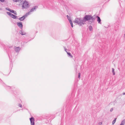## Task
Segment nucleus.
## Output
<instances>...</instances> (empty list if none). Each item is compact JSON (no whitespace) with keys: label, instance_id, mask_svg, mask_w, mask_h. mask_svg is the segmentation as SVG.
<instances>
[{"label":"nucleus","instance_id":"f257e3e1","mask_svg":"<svg viewBox=\"0 0 125 125\" xmlns=\"http://www.w3.org/2000/svg\"><path fill=\"white\" fill-rule=\"evenodd\" d=\"M74 23H77L79 26H82L83 25L84 23L83 21L80 19L76 18L75 19L74 21Z\"/></svg>","mask_w":125,"mask_h":125},{"label":"nucleus","instance_id":"f03ea898","mask_svg":"<svg viewBox=\"0 0 125 125\" xmlns=\"http://www.w3.org/2000/svg\"><path fill=\"white\" fill-rule=\"evenodd\" d=\"M92 17L90 15H87L83 19V21L84 22L86 21L89 20L92 18Z\"/></svg>","mask_w":125,"mask_h":125},{"label":"nucleus","instance_id":"7ed1b4c3","mask_svg":"<svg viewBox=\"0 0 125 125\" xmlns=\"http://www.w3.org/2000/svg\"><path fill=\"white\" fill-rule=\"evenodd\" d=\"M28 3L27 1H25L23 3L22 6V9L26 8L28 7Z\"/></svg>","mask_w":125,"mask_h":125},{"label":"nucleus","instance_id":"20e7f679","mask_svg":"<svg viewBox=\"0 0 125 125\" xmlns=\"http://www.w3.org/2000/svg\"><path fill=\"white\" fill-rule=\"evenodd\" d=\"M29 12L26 13L21 18H19V20L21 21H23L25 19V18L26 17H27V16L29 15Z\"/></svg>","mask_w":125,"mask_h":125},{"label":"nucleus","instance_id":"39448f33","mask_svg":"<svg viewBox=\"0 0 125 125\" xmlns=\"http://www.w3.org/2000/svg\"><path fill=\"white\" fill-rule=\"evenodd\" d=\"M30 119L31 122V125H34V118L32 117L30 118Z\"/></svg>","mask_w":125,"mask_h":125},{"label":"nucleus","instance_id":"423d86ee","mask_svg":"<svg viewBox=\"0 0 125 125\" xmlns=\"http://www.w3.org/2000/svg\"><path fill=\"white\" fill-rule=\"evenodd\" d=\"M14 49L15 51L16 52H19L21 49V48L19 47H15L14 48Z\"/></svg>","mask_w":125,"mask_h":125},{"label":"nucleus","instance_id":"0eeeda50","mask_svg":"<svg viewBox=\"0 0 125 125\" xmlns=\"http://www.w3.org/2000/svg\"><path fill=\"white\" fill-rule=\"evenodd\" d=\"M67 18L69 21V22H70V23L71 26L72 27H73V23L71 21V18L70 17H69L68 15H67Z\"/></svg>","mask_w":125,"mask_h":125},{"label":"nucleus","instance_id":"6e6552de","mask_svg":"<svg viewBox=\"0 0 125 125\" xmlns=\"http://www.w3.org/2000/svg\"><path fill=\"white\" fill-rule=\"evenodd\" d=\"M17 25L20 28H22V22H19L17 23Z\"/></svg>","mask_w":125,"mask_h":125},{"label":"nucleus","instance_id":"1a4fd4ad","mask_svg":"<svg viewBox=\"0 0 125 125\" xmlns=\"http://www.w3.org/2000/svg\"><path fill=\"white\" fill-rule=\"evenodd\" d=\"M8 10L10 11L11 12L13 13H14V14L15 15L17 14L16 13V11H15L14 10H10V9H8Z\"/></svg>","mask_w":125,"mask_h":125},{"label":"nucleus","instance_id":"9d476101","mask_svg":"<svg viewBox=\"0 0 125 125\" xmlns=\"http://www.w3.org/2000/svg\"><path fill=\"white\" fill-rule=\"evenodd\" d=\"M36 9V7H35L34 8H32L30 10V11L29 12V13L30 12H33L34 10H35Z\"/></svg>","mask_w":125,"mask_h":125},{"label":"nucleus","instance_id":"9b49d317","mask_svg":"<svg viewBox=\"0 0 125 125\" xmlns=\"http://www.w3.org/2000/svg\"><path fill=\"white\" fill-rule=\"evenodd\" d=\"M96 17L97 18V21L99 23H100L101 21V19H100V18L98 16H97Z\"/></svg>","mask_w":125,"mask_h":125},{"label":"nucleus","instance_id":"f8f14e48","mask_svg":"<svg viewBox=\"0 0 125 125\" xmlns=\"http://www.w3.org/2000/svg\"><path fill=\"white\" fill-rule=\"evenodd\" d=\"M67 53L69 56H70L71 58H73V56L72 55H71V53L70 52H67Z\"/></svg>","mask_w":125,"mask_h":125},{"label":"nucleus","instance_id":"ddd939ff","mask_svg":"<svg viewBox=\"0 0 125 125\" xmlns=\"http://www.w3.org/2000/svg\"><path fill=\"white\" fill-rule=\"evenodd\" d=\"M10 16H11V17H12V18H14V19L16 18V16L15 15H13L12 14H11V15Z\"/></svg>","mask_w":125,"mask_h":125},{"label":"nucleus","instance_id":"4468645a","mask_svg":"<svg viewBox=\"0 0 125 125\" xmlns=\"http://www.w3.org/2000/svg\"><path fill=\"white\" fill-rule=\"evenodd\" d=\"M22 35H24L26 34L25 32H19Z\"/></svg>","mask_w":125,"mask_h":125},{"label":"nucleus","instance_id":"2eb2a0df","mask_svg":"<svg viewBox=\"0 0 125 125\" xmlns=\"http://www.w3.org/2000/svg\"><path fill=\"white\" fill-rule=\"evenodd\" d=\"M125 123V120H124L122 122L121 124L120 125H124V124Z\"/></svg>","mask_w":125,"mask_h":125},{"label":"nucleus","instance_id":"dca6fc26","mask_svg":"<svg viewBox=\"0 0 125 125\" xmlns=\"http://www.w3.org/2000/svg\"><path fill=\"white\" fill-rule=\"evenodd\" d=\"M112 72L113 73V75H115V69L114 68H112Z\"/></svg>","mask_w":125,"mask_h":125},{"label":"nucleus","instance_id":"f3484780","mask_svg":"<svg viewBox=\"0 0 125 125\" xmlns=\"http://www.w3.org/2000/svg\"><path fill=\"white\" fill-rule=\"evenodd\" d=\"M116 118H115V119L113 121L112 123V125H114V124L116 122Z\"/></svg>","mask_w":125,"mask_h":125},{"label":"nucleus","instance_id":"a211bd4d","mask_svg":"<svg viewBox=\"0 0 125 125\" xmlns=\"http://www.w3.org/2000/svg\"><path fill=\"white\" fill-rule=\"evenodd\" d=\"M89 30L91 31L92 30V27L91 26H90L89 27Z\"/></svg>","mask_w":125,"mask_h":125},{"label":"nucleus","instance_id":"6ab92c4d","mask_svg":"<svg viewBox=\"0 0 125 125\" xmlns=\"http://www.w3.org/2000/svg\"><path fill=\"white\" fill-rule=\"evenodd\" d=\"M102 122H100L98 123V125H102Z\"/></svg>","mask_w":125,"mask_h":125},{"label":"nucleus","instance_id":"aec40b11","mask_svg":"<svg viewBox=\"0 0 125 125\" xmlns=\"http://www.w3.org/2000/svg\"><path fill=\"white\" fill-rule=\"evenodd\" d=\"M13 1L14 2H18L19 1H20L21 0H13Z\"/></svg>","mask_w":125,"mask_h":125},{"label":"nucleus","instance_id":"412c9836","mask_svg":"<svg viewBox=\"0 0 125 125\" xmlns=\"http://www.w3.org/2000/svg\"><path fill=\"white\" fill-rule=\"evenodd\" d=\"M80 75H81L80 73H78V77L79 78H80Z\"/></svg>","mask_w":125,"mask_h":125},{"label":"nucleus","instance_id":"4be33fe9","mask_svg":"<svg viewBox=\"0 0 125 125\" xmlns=\"http://www.w3.org/2000/svg\"><path fill=\"white\" fill-rule=\"evenodd\" d=\"M7 13L8 15H10V16L12 14L11 13L9 12H7Z\"/></svg>","mask_w":125,"mask_h":125},{"label":"nucleus","instance_id":"5701e85b","mask_svg":"<svg viewBox=\"0 0 125 125\" xmlns=\"http://www.w3.org/2000/svg\"><path fill=\"white\" fill-rule=\"evenodd\" d=\"M19 107H22V105L21 104H19Z\"/></svg>","mask_w":125,"mask_h":125},{"label":"nucleus","instance_id":"b1692460","mask_svg":"<svg viewBox=\"0 0 125 125\" xmlns=\"http://www.w3.org/2000/svg\"><path fill=\"white\" fill-rule=\"evenodd\" d=\"M64 49H65V51L66 52H67V49H66V48H64Z\"/></svg>","mask_w":125,"mask_h":125},{"label":"nucleus","instance_id":"393cba45","mask_svg":"<svg viewBox=\"0 0 125 125\" xmlns=\"http://www.w3.org/2000/svg\"><path fill=\"white\" fill-rule=\"evenodd\" d=\"M113 110V109L112 108L110 110V112H112V111Z\"/></svg>","mask_w":125,"mask_h":125},{"label":"nucleus","instance_id":"a878e982","mask_svg":"<svg viewBox=\"0 0 125 125\" xmlns=\"http://www.w3.org/2000/svg\"><path fill=\"white\" fill-rule=\"evenodd\" d=\"M5 0H0V1L2 2H3Z\"/></svg>","mask_w":125,"mask_h":125},{"label":"nucleus","instance_id":"bb28decb","mask_svg":"<svg viewBox=\"0 0 125 125\" xmlns=\"http://www.w3.org/2000/svg\"><path fill=\"white\" fill-rule=\"evenodd\" d=\"M124 37L125 39V34H124Z\"/></svg>","mask_w":125,"mask_h":125},{"label":"nucleus","instance_id":"cd10ccee","mask_svg":"<svg viewBox=\"0 0 125 125\" xmlns=\"http://www.w3.org/2000/svg\"><path fill=\"white\" fill-rule=\"evenodd\" d=\"M123 95H125V92L123 93Z\"/></svg>","mask_w":125,"mask_h":125},{"label":"nucleus","instance_id":"c85d7f7f","mask_svg":"<svg viewBox=\"0 0 125 125\" xmlns=\"http://www.w3.org/2000/svg\"><path fill=\"white\" fill-rule=\"evenodd\" d=\"M10 65H12V63H10Z\"/></svg>","mask_w":125,"mask_h":125},{"label":"nucleus","instance_id":"c756f323","mask_svg":"<svg viewBox=\"0 0 125 125\" xmlns=\"http://www.w3.org/2000/svg\"><path fill=\"white\" fill-rule=\"evenodd\" d=\"M8 87L9 88H10V87Z\"/></svg>","mask_w":125,"mask_h":125}]
</instances>
